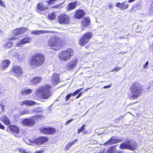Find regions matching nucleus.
Instances as JSON below:
<instances>
[{
    "mask_svg": "<svg viewBox=\"0 0 153 153\" xmlns=\"http://www.w3.org/2000/svg\"><path fill=\"white\" fill-rule=\"evenodd\" d=\"M40 108L39 107L38 108H35L31 110L30 111H31V113L32 112H38L39 113L40 112H42V111L40 110H39V109Z\"/></svg>",
    "mask_w": 153,
    "mask_h": 153,
    "instance_id": "obj_37",
    "label": "nucleus"
},
{
    "mask_svg": "<svg viewBox=\"0 0 153 153\" xmlns=\"http://www.w3.org/2000/svg\"><path fill=\"white\" fill-rule=\"evenodd\" d=\"M48 45L54 50H58L62 46L61 41L59 38L53 36L51 37L49 40Z\"/></svg>",
    "mask_w": 153,
    "mask_h": 153,
    "instance_id": "obj_4",
    "label": "nucleus"
},
{
    "mask_svg": "<svg viewBox=\"0 0 153 153\" xmlns=\"http://www.w3.org/2000/svg\"><path fill=\"white\" fill-rule=\"evenodd\" d=\"M151 0L153 4H152L151 5L150 9H151V10H153V0Z\"/></svg>",
    "mask_w": 153,
    "mask_h": 153,
    "instance_id": "obj_50",
    "label": "nucleus"
},
{
    "mask_svg": "<svg viewBox=\"0 0 153 153\" xmlns=\"http://www.w3.org/2000/svg\"><path fill=\"white\" fill-rule=\"evenodd\" d=\"M88 111H87V112L85 113V114H84L83 115V116H85V114H86L88 113Z\"/></svg>",
    "mask_w": 153,
    "mask_h": 153,
    "instance_id": "obj_56",
    "label": "nucleus"
},
{
    "mask_svg": "<svg viewBox=\"0 0 153 153\" xmlns=\"http://www.w3.org/2000/svg\"><path fill=\"white\" fill-rule=\"evenodd\" d=\"M70 94L71 95V96H74L76 95V94H75L74 92L73 93H71Z\"/></svg>",
    "mask_w": 153,
    "mask_h": 153,
    "instance_id": "obj_52",
    "label": "nucleus"
},
{
    "mask_svg": "<svg viewBox=\"0 0 153 153\" xmlns=\"http://www.w3.org/2000/svg\"><path fill=\"white\" fill-rule=\"evenodd\" d=\"M35 104V102L33 101L24 100L21 102V105H33Z\"/></svg>",
    "mask_w": 153,
    "mask_h": 153,
    "instance_id": "obj_25",
    "label": "nucleus"
},
{
    "mask_svg": "<svg viewBox=\"0 0 153 153\" xmlns=\"http://www.w3.org/2000/svg\"><path fill=\"white\" fill-rule=\"evenodd\" d=\"M85 15V12L82 10H77L74 14V17L77 19H80L84 17Z\"/></svg>",
    "mask_w": 153,
    "mask_h": 153,
    "instance_id": "obj_14",
    "label": "nucleus"
},
{
    "mask_svg": "<svg viewBox=\"0 0 153 153\" xmlns=\"http://www.w3.org/2000/svg\"><path fill=\"white\" fill-rule=\"evenodd\" d=\"M135 0H128V2L129 3L130 2H133Z\"/></svg>",
    "mask_w": 153,
    "mask_h": 153,
    "instance_id": "obj_54",
    "label": "nucleus"
},
{
    "mask_svg": "<svg viewBox=\"0 0 153 153\" xmlns=\"http://www.w3.org/2000/svg\"><path fill=\"white\" fill-rule=\"evenodd\" d=\"M123 140V139L122 138H116L115 137L112 136L110 139L105 142L104 145L106 146H109L121 142Z\"/></svg>",
    "mask_w": 153,
    "mask_h": 153,
    "instance_id": "obj_8",
    "label": "nucleus"
},
{
    "mask_svg": "<svg viewBox=\"0 0 153 153\" xmlns=\"http://www.w3.org/2000/svg\"><path fill=\"white\" fill-rule=\"evenodd\" d=\"M148 64H149V62L148 61H147L146 62V63L143 65V67L144 69H146L147 68V66L148 65Z\"/></svg>",
    "mask_w": 153,
    "mask_h": 153,
    "instance_id": "obj_45",
    "label": "nucleus"
},
{
    "mask_svg": "<svg viewBox=\"0 0 153 153\" xmlns=\"http://www.w3.org/2000/svg\"><path fill=\"white\" fill-rule=\"evenodd\" d=\"M48 17L50 19H54L55 18L56 15L54 13H53L51 14H49Z\"/></svg>",
    "mask_w": 153,
    "mask_h": 153,
    "instance_id": "obj_35",
    "label": "nucleus"
},
{
    "mask_svg": "<svg viewBox=\"0 0 153 153\" xmlns=\"http://www.w3.org/2000/svg\"><path fill=\"white\" fill-rule=\"evenodd\" d=\"M1 121L4 122L7 125H9L11 123L9 119L6 115L2 116L0 118Z\"/></svg>",
    "mask_w": 153,
    "mask_h": 153,
    "instance_id": "obj_27",
    "label": "nucleus"
},
{
    "mask_svg": "<svg viewBox=\"0 0 153 153\" xmlns=\"http://www.w3.org/2000/svg\"><path fill=\"white\" fill-rule=\"evenodd\" d=\"M1 107L2 109V111H3L4 110V105H2V104H1Z\"/></svg>",
    "mask_w": 153,
    "mask_h": 153,
    "instance_id": "obj_48",
    "label": "nucleus"
},
{
    "mask_svg": "<svg viewBox=\"0 0 153 153\" xmlns=\"http://www.w3.org/2000/svg\"><path fill=\"white\" fill-rule=\"evenodd\" d=\"M41 131L45 134H52L55 132L56 130L52 128H41Z\"/></svg>",
    "mask_w": 153,
    "mask_h": 153,
    "instance_id": "obj_13",
    "label": "nucleus"
},
{
    "mask_svg": "<svg viewBox=\"0 0 153 153\" xmlns=\"http://www.w3.org/2000/svg\"><path fill=\"white\" fill-rule=\"evenodd\" d=\"M83 88H82L80 89L76 90V91H75L74 92L75 94L76 95L78 94L82 89Z\"/></svg>",
    "mask_w": 153,
    "mask_h": 153,
    "instance_id": "obj_42",
    "label": "nucleus"
},
{
    "mask_svg": "<svg viewBox=\"0 0 153 153\" xmlns=\"http://www.w3.org/2000/svg\"><path fill=\"white\" fill-rule=\"evenodd\" d=\"M119 148L121 149H128L127 141L126 143H121L119 146Z\"/></svg>",
    "mask_w": 153,
    "mask_h": 153,
    "instance_id": "obj_30",
    "label": "nucleus"
},
{
    "mask_svg": "<svg viewBox=\"0 0 153 153\" xmlns=\"http://www.w3.org/2000/svg\"><path fill=\"white\" fill-rule=\"evenodd\" d=\"M116 6L120 8L122 10H123L127 8L128 7V5L126 1H124L122 3H117Z\"/></svg>",
    "mask_w": 153,
    "mask_h": 153,
    "instance_id": "obj_19",
    "label": "nucleus"
},
{
    "mask_svg": "<svg viewBox=\"0 0 153 153\" xmlns=\"http://www.w3.org/2000/svg\"><path fill=\"white\" fill-rule=\"evenodd\" d=\"M0 128L3 129V130H4L5 129V127L4 126L2 125L1 123H0Z\"/></svg>",
    "mask_w": 153,
    "mask_h": 153,
    "instance_id": "obj_46",
    "label": "nucleus"
},
{
    "mask_svg": "<svg viewBox=\"0 0 153 153\" xmlns=\"http://www.w3.org/2000/svg\"><path fill=\"white\" fill-rule=\"evenodd\" d=\"M37 7L38 9V12L40 13H41V11L45 10L47 8L46 7L44 6L43 4L41 3L38 4Z\"/></svg>",
    "mask_w": 153,
    "mask_h": 153,
    "instance_id": "obj_26",
    "label": "nucleus"
},
{
    "mask_svg": "<svg viewBox=\"0 0 153 153\" xmlns=\"http://www.w3.org/2000/svg\"><path fill=\"white\" fill-rule=\"evenodd\" d=\"M29 0V1L30 0Z\"/></svg>",
    "mask_w": 153,
    "mask_h": 153,
    "instance_id": "obj_60",
    "label": "nucleus"
},
{
    "mask_svg": "<svg viewBox=\"0 0 153 153\" xmlns=\"http://www.w3.org/2000/svg\"><path fill=\"white\" fill-rule=\"evenodd\" d=\"M85 126V125H84L83 126H82V127L79 129L78 130V133L79 134L81 132H82L83 130L85 129L84 127Z\"/></svg>",
    "mask_w": 153,
    "mask_h": 153,
    "instance_id": "obj_38",
    "label": "nucleus"
},
{
    "mask_svg": "<svg viewBox=\"0 0 153 153\" xmlns=\"http://www.w3.org/2000/svg\"><path fill=\"white\" fill-rule=\"evenodd\" d=\"M131 99H135L140 97L143 91V85L137 82L133 83L130 88Z\"/></svg>",
    "mask_w": 153,
    "mask_h": 153,
    "instance_id": "obj_2",
    "label": "nucleus"
},
{
    "mask_svg": "<svg viewBox=\"0 0 153 153\" xmlns=\"http://www.w3.org/2000/svg\"><path fill=\"white\" fill-rule=\"evenodd\" d=\"M0 5L2 7H4L5 6V4L3 2L1 4H0Z\"/></svg>",
    "mask_w": 153,
    "mask_h": 153,
    "instance_id": "obj_53",
    "label": "nucleus"
},
{
    "mask_svg": "<svg viewBox=\"0 0 153 153\" xmlns=\"http://www.w3.org/2000/svg\"><path fill=\"white\" fill-rule=\"evenodd\" d=\"M51 86L46 85L37 89L35 91L36 95L44 99L48 98L52 95L51 90Z\"/></svg>",
    "mask_w": 153,
    "mask_h": 153,
    "instance_id": "obj_3",
    "label": "nucleus"
},
{
    "mask_svg": "<svg viewBox=\"0 0 153 153\" xmlns=\"http://www.w3.org/2000/svg\"><path fill=\"white\" fill-rule=\"evenodd\" d=\"M11 71L12 74L17 77L21 76L23 74V71L21 68L18 65L14 66Z\"/></svg>",
    "mask_w": 153,
    "mask_h": 153,
    "instance_id": "obj_9",
    "label": "nucleus"
},
{
    "mask_svg": "<svg viewBox=\"0 0 153 153\" xmlns=\"http://www.w3.org/2000/svg\"><path fill=\"white\" fill-rule=\"evenodd\" d=\"M92 36L91 33L88 32L86 33L79 39V44L81 46H83L89 41Z\"/></svg>",
    "mask_w": 153,
    "mask_h": 153,
    "instance_id": "obj_6",
    "label": "nucleus"
},
{
    "mask_svg": "<svg viewBox=\"0 0 153 153\" xmlns=\"http://www.w3.org/2000/svg\"><path fill=\"white\" fill-rule=\"evenodd\" d=\"M10 63V61L8 60H5L3 61L1 64V67L2 68V69L4 70L6 68L8 67Z\"/></svg>",
    "mask_w": 153,
    "mask_h": 153,
    "instance_id": "obj_28",
    "label": "nucleus"
},
{
    "mask_svg": "<svg viewBox=\"0 0 153 153\" xmlns=\"http://www.w3.org/2000/svg\"><path fill=\"white\" fill-rule=\"evenodd\" d=\"M32 91V90L31 89H25L22 92L21 94L22 95L25 96V95L30 94L31 93Z\"/></svg>",
    "mask_w": 153,
    "mask_h": 153,
    "instance_id": "obj_29",
    "label": "nucleus"
},
{
    "mask_svg": "<svg viewBox=\"0 0 153 153\" xmlns=\"http://www.w3.org/2000/svg\"><path fill=\"white\" fill-rule=\"evenodd\" d=\"M125 65H126V64H124V65L123 66V68H124V66H125Z\"/></svg>",
    "mask_w": 153,
    "mask_h": 153,
    "instance_id": "obj_58",
    "label": "nucleus"
},
{
    "mask_svg": "<svg viewBox=\"0 0 153 153\" xmlns=\"http://www.w3.org/2000/svg\"><path fill=\"white\" fill-rule=\"evenodd\" d=\"M45 62V57L42 53H36L29 60V64L33 68H36L42 66Z\"/></svg>",
    "mask_w": 153,
    "mask_h": 153,
    "instance_id": "obj_1",
    "label": "nucleus"
},
{
    "mask_svg": "<svg viewBox=\"0 0 153 153\" xmlns=\"http://www.w3.org/2000/svg\"><path fill=\"white\" fill-rule=\"evenodd\" d=\"M27 29L26 28L21 27V28H18L16 29L14 32V33L15 35H19L24 33L25 32L27 31Z\"/></svg>",
    "mask_w": 153,
    "mask_h": 153,
    "instance_id": "obj_16",
    "label": "nucleus"
},
{
    "mask_svg": "<svg viewBox=\"0 0 153 153\" xmlns=\"http://www.w3.org/2000/svg\"><path fill=\"white\" fill-rule=\"evenodd\" d=\"M82 94V93L80 92L79 94L76 97V99H78L79 98Z\"/></svg>",
    "mask_w": 153,
    "mask_h": 153,
    "instance_id": "obj_47",
    "label": "nucleus"
},
{
    "mask_svg": "<svg viewBox=\"0 0 153 153\" xmlns=\"http://www.w3.org/2000/svg\"><path fill=\"white\" fill-rule=\"evenodd\" d=\"M14 57L17 59H21L22 56L20 55L19 53H17L16 55H14Z\"/></svg>",
    "mask_w": 153,
    "mask_h": 153,
    "instance_id": "obj_36",
    "label": "nucleus"
},
{
    "mask_svg": "<svg viewBox=\"0 0 153 153\" xmlns=\"http://www.w3.org/2000/svg\"><path fill=\"white\" fill-rule=\"evenodd\" d=\"M77 64V60L74 58L70 61L66 66V68L68 70H71L76 66Z\"/></svg>",
    "mask_w": 153,
    "mask_h": 153,
    "instance_id": "obj_12",
    "label": "nucleus"
},
{
    "mask_svg": "<svg viewBox=\"0 0 153 153\" xmlns=\"http://www.w3.org/2000/svg\"><path fill=\"white\" fill-rule=\"evenodd\" d=\"M90 88H88L86 89H85V90H88V89H89Z\"/></svg>",
    "mask_w": 153,
    "mask_h": 153,
    "instance_id": "obj_57",
    "label": "nucleus"
},
{
    "mask_svg": "<svg viewBox=\"0 0 153 153\" xmlns=\"http://www.w3.org/2000/svg\"><path fill=\"white\" fill-rule=\"evenodd\" d=\"M73 54V50L71 49H68L67 51H61L59 55V57L62 61H67L69 60Z\"/></svg>",
    "mask_w": 153,
    "mask_h": 153,
    "instance_id": "obj_5",
    "label": "nucleus"
},
{
    "mask_svg": "<svg viewBox=\"0 0 153 153\" xmlns=\"http://www.w3.org/2000/svg\"><path fill=\"white\" fill-rule=\"evenodd\" d=\"M69 17L65 14H61L58 18V22L61 24H68L69 23Z\"/></svg>",
    "mask_w": 153,
    "mask_h": 153,
    "instance_id": "obj_7",
    "label": "nucleus"
},
{
    "mask_svg": "<svg viewBox=\"0 0 153 153\" xmlns=\"http://www.w3.org/2000/svg\"><path fill=\"white\" fill-rule=\"evenodd\" d=\"M31 113L30 111L26 109L25 110L21 111L19 113L20 115H22L25 114H28Z\"/></svg>",
    "mask_w": 153,
    "mask_h": 153,
    "instance_id": "obj_32",
    "label": "nucleus"
},
{
    "mask_svg": "<svg viewBox=\"0 0 153 153\" xmlns=\"http://www.w3.org/2000/svg\"><path fill=\"white\" fill-rule=\"evenodd\" d=\"M90 23V20L88 18H86L83 20V24L85 26H88L89 25Z\"/></svg>",
    "mask_w": 153,
    "mask_h": 153,
    "instance_id": "obj_31",
    "label": "nucleus"
},
{
    "mask_svg": "<svg viewBox=\"0 0 153 153\" xmlns=\"http://www.w3.org/2000/svg\"><path fill=\"white\" fill-rule=\"evenodd\" d=\"M79 5V2L77 1L71 2L68 4V10H72L75 9L77 5Z\"/></svg>",
    "mask_w": 153,
    "mask_h": 153,
    "instance_id": "obj_20",
    "label": "nucleus"
},
{
    "mask_svg": "<svg viewBox=\"0 0 153 153\" xmlns=\"http://www.w3.org/2000/svg\"><path fill=\"white\" fill-rule=\"evenodd\" d=\"M73 120V119L71 118L69 120H68L65 123V125H68L69 123H71Z\"/></svg>",
    "mask_w": 153,
    "mask_h": 153,
    "instance_id": "obj_39",
    "label": "nucleus"
},
{
    "mask_svg": "<svg viewBox=\"0 0 153 153\" xmlns=\"http://www.w3.org/2000/svg\"><path fill=\"white\" fill-rule=\"evenodd\" d=\"M127 144L128 149L132 150H134L135 149V147L137 146V143L135 141L132 143L131 141L128 140L127 141Z\"/></svg>",
    "mask_w": 153,
    "mask_h": 153,
    "instance_id": "obj_17",
    "label": "nucleus"
},
{
    "mask_svg": "<svg viewBox=\"0 0 153 153\" xmlns=\"http://www.w3.org/2000/svg\"><path fill=\"white\" fill-rule=\"evenodd\" d=\"M2 2V1L1 0H0V4Z\"/></svg>",
    "mask_w": 153,
    "mask_h": 153,
    "instance_id": "obj_55",
    "label": "nucleus"
},
{
    "mask_svg": "<svg viewBox=\"0 0 153 153\" xmlns=\"http://www.w3.org/2000/svg\"><path fill=\"white\" fill-rule=\"evenodd\" d=\"M59 82V75L57 74H54L53 75L52 79L51 80V83L55 86Z\"/></svg>",
    "mask_w": 153,
    "mask_h": 153,
    "instance_id": "obj_15",
    "label": "nucleus"
},
{
    "mask_svg": "<svg viewBox=\"0 0 153 153\" xmlns=\"http://www.w3.org/2000/svg\"><path fill=\"white\" fill-rule=\"evenodd\" d=\"M17 38L14 36L11 37L6 43L4 44V46L5 47L7 48L12 46L13 45V43L11 41V40L17 39Z\"/></svg>",
    "mask_w": 153,
    "mask_h": 153,
    "instance_id": "obj_21",
    "label": "nucleus"
},
{
    "mask_svg": "<svg viewBox=\"0 0 153 153\" xmlns=\"http://www.w3.org/2000/svg\"><path fill=\"white\" fill-rule=\"evenodd\" d=\"M113 6V5L112 4H111L109 5L108 7L109 8H112Z\"/></svg>",
    "mask_w": 153,
    "mask_h": 153,
    "instance_id": "obj_51",
    "label": "nucleus"
},
{
    "mask_svg": "<svg viewBox=\"0 0 153 153\" xmlns=\"http://www.w3.org/2000/svg\"><path fill=\"white\" fill-rule=\"evenodd\" d=\"M19 151L21 153H27L25 149L22 148L19 149Z\"/></svg>",
    "mask_w": 153,
    "mask_h": 153,
    "instance_id": "obj_40",
    "label": "nucleus"
},
{
    "mask_svg": "<svg viewBox=\"0 0 153 153\" xmlns=\"http://www.w3.org/2000/svg\"><path fill=\"white\" fill-rule=\"evenodd\" d=\"M22 123L26 126H32L35 123V120L32 119H26L22 121Z\"/></svg>",
    "mask_w": 153,
    "mask_h": 153,
    "instance_id": "obj_11",
    "label": "nucleus"
},
{
    "mask_svg": "<svg viewBox=\"0 0 153 153\" xmlns=\"http://www.w3.org/2000/svg\"><path fill=\"white\" fill-rule=\"evenodd\" d=\"M48 139L47 137H40L36 138L34 140V142L37 145H40L47 142Z\"/></svg>",
    "mask_w": 153,
    "mask_h": 153,
    "instance_id": "obj_10",
    "label": "nucleus"
},
{
    "mask_svg": "<svg viewBox=\"0 0 153 153\" xmlns=\"http://www.w3.org/2000/svg\"><path fill=\"white\" fill-rule=\"evenodd\" d=\"M111 86V85H106V86H104L103 87V88L105 89V88H109Z\"/></svg>",
    "mask_w": 153,
    "mask_h": 153,
    "instance_id": "obj_49",
    "label": "nucleus"
},
{
    "mask_svg": "<svg viewBox=\"0 0 153 153\" xmlns=\"http://www.w3.org/2000/svg\"><path fill=\"white\" fill-rule=\"evenodd\" d=\"M152 36H153V35H152Z\"/></svg>",
    "mask_w": 153,
    "mask_h": 153,
    "instance_id": "obj_59",
    "label": "nucleus"
},
{
    "mask_svg": "<svg viewBox=\"0 0 153 153\" xmlns=\"http://www.w3.org/2000/svg\"><path fill=\"white\" fill-rule=\"evenodd\" d=\"M9 128L10 131L14 133L18 134L19 132L18 128L15 125H10Z\"/></svg>",
    "mask_w": 153,
    "mask_h": 153,
    "instance_id": "obj_22",
    "label": "nucleus"
},
{
    "mask_svg": "<svg viewBox=\"0 0 153 153\" xmlns=\"http://www.w3.org/2000/svg\"><path fill=\"white\" fill-rule=\"evenodd\" d=\"M71 97V95L70 94L67 95L65 97L66 101H67Z\"/></svg>",
    "mask_w": 153,
    "mask_h": 153,
    "instance_id": "obj_43",
    "label": "nucleus"
},
{
    "mask_svg": "<svg viewBox=\"0 0 153 153\" xmlns=\"http://www.w3.org/2000/svg\"><path fill=\"white\" fill-rule=\"evenodd\" d=\"M77 140V139L75 140L74 141H73L70 143H69L66 146V149H68L70 147L72 146L74 143Z\"/></svg>",
    "mask_w": 153,
    "mask_h": 153,
    "instance_id": "obj_33",
    "label": "nucleus"
},
{
    "mask_svg": "<svg viewBox=\"0 0 153 153\" xmlns=\"http://www.w3.org/2000/svg\"><path fill=\"white\" fill-rule=\"evenodd\" d=\"M115 150V147L113 146L110 147L106 153H113Z\"/></svg>",
    "mask_w": 153,
    "mask_h": 153,
    "instance_id": "obj_34",
    "label": "nucleus"
},
{
    "mask_svg": "<svg viewBox=\"0 0 153 153\" xmlns=\"http://www.w3.org/2000/svg\"><path fill=\"white\" fill-rule=\"evenodd\" d=\"M50 31L43 30H35L32 31L31 33L33 34L39 35L42 34L43 33H49Z\"/></svg>",
    "mask_w": 153,
    "mask_h": 153,
    "instance_id": "obj_23",
    "label": "nucleus"
},
{
    "mask_svg": "<svg viewBox=\"0 0 153 153\" xmlns=\"http://www.w3.org/2000/svg\"><path fill=\"white\" fill-rule=\"evenodd\" d=\"M42 78L41 77H34L31 80V83L33 85L35 84L38 83L42 80Z\"/></svg>",
    "mask_w": 153,
    "mask_h": 153,
    "instance_id": "obj_24",
    "label": "nucleus"
},
{
    "mask_svg": "<svg viewBox=\"0 0 153 153\" xmlns=\"http://www.w3.org/2000/svg\"><path fill=\"white\" fill-rule=\"evenodd\" d=\"M121 69L120 68L116 67L114 68V69H113L111 71V72H113L114 71H115L116 72L118 71Z\"/></svg>",
    "mask_w": 153,
    "mask_h": 153,
    "instance_id": "obj_41",
    "label": "nucleus"
},
{
    "mask_svg": "<svg viewBox=\"0 0 153 153\" xmlns=\"http://www.w3.org/2000/svg\"><path fill=\"white\" fill-rule=\"evenodd\" d=\"M56 0H49L48 1H47V2L48 4H51L53 3Z\"/></svg>",
    "mask_w": 153,
    "mask_h": 153,
    "instance_id": "obj_44",
    "label": "nucleus"
},
{
    "mask_svg": "<svg viewBox=\"0 0 153 153\" xmlns=\"http://www.w3.org/2000/svg\"><path fill=\"white\" fill-rule=\"evenodd\" d=\"M30 41V38L29 37H26L20 41L16 44L17 47H21L23 45L29 42Z\"/></svg>",
    "mask_w": 153,
    "mask_h": 153,
    "instance_id": "obj_18",
    "label": "nucleus"
}]
</instances>
